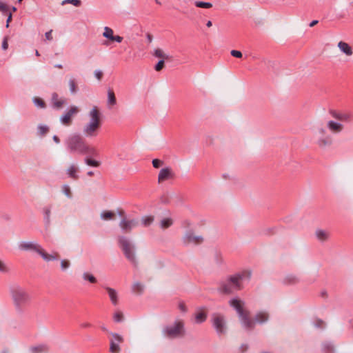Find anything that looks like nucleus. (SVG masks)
<instances>
[{"instance_id":"f257e3e1","label":"nucleus","mask_w":353,"mask_h":353,"mask_svg":"<svg viewBox=\"0 0 353 353\" xmlns=\"http://www.w3.org/2000/svg\"><path fill=\"white\" fill-rule=\"evenodd\" d=\"M88 119L84 123L82 133L85 138L93 139L97 137L102 126V114L99 108L94 105L88 114Z\"/></svg>"},{"instance_id":"f03ea898","label":"nucleus","mask_w":353,"mask_h":353,"mask_svg":"<svg viewBox=\"0 0 353 353\" xmlns=\"http://www.w3.org/2000/svg\"><path fill=\"white\" fill-rule=\"evenodd\" d=\"M330 114L336 121H328L326 126L333 134L341 133L344 130V125L342 123H350L353 119L352 113L347 111L332 110L330 111Z\"/></svg>"},{"instance_id":"7ed1b4c3","label":"nucleus","mask_w":353,"mask_h":353,"mask_svg":"<svg viewBox=\"0 0 353 353\" xmlns=\"http://www.w3.org/2000/svg\"><path fill=\"white\" fill-rule=\"evenodd\" d=\"M68 150L71 153L81 154H94L95 148L90 146L79 134L70 136L66 141Z\"/></svg>"},{"instance_id":"20e7f679","label":"nucleus","mask_w":353,"mask_h":353,"mask_svg":"<svg viewBox=\"0 0 353 353\" xmlns=\"http://www.w3.org/2000/svg\"><path fill=\"white\" fill-rule=\"evenodd\" d=\"M230 305L237 312L243 326L248 330L254 327L255 321L250 316V312L244 308V302L239 299H234L230 301Z\"/></svg>"},{"instance_id":"39448f33","label":"nucleus","mask_w":353,"mask_h":353,"mask_svg":"<svg viewBox=\"0 0 353 353\" xmlns=\"http://www.w3.org/2000/svg\"><path fill=\"white\" fill-rule=\"evenodd\" d=\"M19 248L22 250H31L38 253L46 261L58 260L60 257L59 253L57 252H54L50 254L47 253L39 244L35 242H21L19 244Z\"/></svg>"},{"instance_id":"423d86ee","label":"nucleus","mask_w":353,"mask_h":353,"mask_svg":"<svg viewBox=\"0 0 353 353\" xmlns=\"http://www.w3.org/2000/svg\"><path fill=\"white\" fill-rule=\"evenodd\" d=\"M244 276V274H238L229 277L227 280L221 282L219 291L229 294L235 290H241L243 288L241 281Z\"/></svg>"},{"instance_id":"0eeeda50","label":"nucleus","mask_w":353,"mask_h":353,"mask_svg":"<svg viewBox=\"0 0 353 353\" xmlns=\"http://www.w3.org/2000/svg\"><path fill=\"white\" fill-rule=\"evenodd\" d=\"M10 294L14 305L18 308L25 305L30 300L28 291L19 285H13L10 288Z\"/></svg>"},{"instance_id":"6e6552de","label":"nucleus","mask_w":353,"mask_h":353,"mask_svg":"<svg viewBox=\"0 0 353 353\" xmlns=\"http://www.w3.org/2000/svg\"><path fill=\"white\" fill-rule=\"evenodd\" d=\"M184 321L181 319H177L172 325L165 327L163 333L165 336L170 339L181 338L185 334Z\"/></svg>"},{"instance_id":"1a4fd4ad","label":"nucleus","mask_w":353,"mask_h":353,"mask_svg":"<svg viewBox=\"0 0 353 353\" xmlns=\"http://www.w3.org/2000/svg\"><path fill=\"white\" fill-rule=\"evenodd\" d=\"M118 241L125 258L134 266H137L138 261L136 258L134 245L128 238L123 236L119 237Z\"/></svg>"},{"instance_id":"9d476101","label":"nucleus","mask_w":353,"mask_h":353,"mask_svg":"<svg viewBox=\"0 0 353 353\" xmlns=\"http://www.w3.org/2000/svg\"><path fill=\"white\" fill-rule=\"evenodd\" d=\"M212 326L217 334H225L228 331V324L225 317L220 313H214L212 315Z\"/></svg>"},{"instance_id":"9b49d317","label":"nucleus","mask_w":353,"mask_h":353,"mask_svg":"<svg viewBox=\"0 0 353 353\" xmlns=\"http://www.w3.org/2000/svg\"><path fill=\"white\" fill-rule=\"evenodd\" d=\"M316 144L321 148H325L332 144V137L323 128H319L316 132Z\"/></svg>"},{"instance_id":"f8f14e48","label":"nucleus","mask_w":353,"mask_h":353,"mask_svg":"<svg viewBox=\"0 0 353 353\" xmlns=\"http://www.w3.org/2000/svg\"><path fill=\"white\" fill-rule=\"evenodd\" d=\"M80 112L79 107L76 105L70 106L67 111L61 117V123L65 126H69L72 123L73 118Z\"/></svg>"},{"instance_id":"ddd939ff","label":"nucleus","mask_w":353,"mask_h":353,"mask_svg":"<svg viewBox=\"0 0 353 353\" xmlns=\"http://www.w3.org/2000/svg\"><path fill=\"white\" fill-rule=\"evenodd\" d=\"M182 243L185 245H199L203 241L202 236L195 234L192 231L186 232L181 239Z\"/></svg>"},{"instance_id":"4468645a","label":"nucleus","mask_w":353,"mask_h":353,"mask_svg":"<svg viewBox=\"0 0 353 353\" xmlns=\"http://www.w3.org/2000/svg\"><path fill=\"white\" fill-rule=\"evenodd\" d=\"M139 224L137 219H129L123 217L119 223L120 228L126 233H130L132 229L137 228Z\"/></svg>"},{"instance_id":"2eb2a0df","label":"nucleus","mask_w":353,"mask_h":353,"mask_svg":"<svg viewBox=\"0 0 353 353\" xmlns=\"http://www.w3.org/2000/svg\"><path fill=\"white\" fill-rule=\"evenodd\" d=\"M111 336L110 351L112 353H119L120 347L119 344L123 341V337L115 333H111Z\"/></svg>"},{"instance_id":"dca6fc26","label":"nucleus","mask_w":353,"mask_h":353,"mask_svg":"<svg viewBox=\"0 0 353 353\" xmlns=\"http://www.w3.org/2000/svg\"><path fill=\"white\" fill-rule=\"evenodd\" d=\"M175 176L174 172L170 167L161 169L158 175V182L161 183L163 181L169 179H172Z\"/></svg>"},{"instance_id":"f3484780","label":"nucleus","mask_w":353,"mask_h":353,"mask_svg":"<svg viewBox=\"0 0 353 353\" xmlns=\"http://www.w3.org/2000/svg\"><path fill=\"white\" fill-rule=\"evenodd\" d=\"M51 102L53 108L57 110L61 109L67 104L66 99L64 98H59L58 94L56 92H54L52 94Z\"/></svg>"},{"instance_id":"a211bd4d","label":"nucleus","mask_w":353,"mask_h":353,"mask_svg":"<svg viewBox=\"0 0 353 353\" xmlns=\"http://www.w3.org/2000/svg\"><path fill=\"white\" fill-rule=\"evenodd\" d=\"M337 47L340 52L346 57H351L353 55L352 48L347 43L341 41L338 43Z\"/></svg>"},{"instance_id":"6ab92c4d","label":"nucleus","mask_w":353,"mask_h":353,"mask_svg":"<svg viewBox=\"0 0 353 353\" xmlns=\"http://www.w3.org/2000/svg\"><path fill=\"white\" fill-rule=\"evenodd\" d=\"M207 319V311L205 308H199L195 312V321L197 323L204 322Z\"/></svg>"},{"instance_id":"aec40b11","label":"nucleus","mask_w":353,"mask_h":353,"mask_svg":"<svg viewBox=\"0 0 353 353\" xmlns=\"http://www.w3.org/2000/svg\"><path fill=\"white\" fill-rule=\"evenodd\" d=\"M315 235L319 241L325 242L328 240L330 234L328 231L319 229L316 230Z\"/></svg>"},{"instance_id":"412c9836","label":"nucleus","mask_w":353,"mask_h":353,"mask_svg":"<svg viewBox=\"0 0 353 353\" xmlns=\"http://www.w3.org/2000/svg\"><path fill=\"white\" fill-rule=\"evenodd\" d=\"M107 292L109 295L112 303L114 305L118 304V295L116 290L113 288L107 287L105 288Z\"/></svg>"},{"instance_id":"4be33fe9","label":"nucleus","mask_w":353,"mask_h":353,"mask_svg":"<svg viewBox=\"0 0 353 353\" xmlns=\"http://www.w3.org/2000/svg\"><path fill=\"white\" fill-rule=\"evenodd\" d=\"M268 319H269L268 313L267 312L262 311V312H258L256 314L254 320H255V321H256L259 323H263L266 322L268 320Z\"/></svg>"},{"instance_id":"5701e85b","label":"nucleus","mask_w":353,"mask_h":353,"mask_svg":"<svg viewBox=\"0 0 353 353\" xmlns=\"http://www.w3.org/2000/svg\"><path fill=\"white\" fill-rule=\"evenodd\" d=\"M173 219L170 217H165L159 221V226L162 230H165L171 227L173 224Z\"/></svg>"},{"instance_id":"b1692460","label":"nucleus","mask_w":353,"mask_h":353,"mask_svg":"<svg viewBox=\"0 0 353 353\" xmlns=\"http://www.w3.org/2000/svg\"><path fill=\"white\" fill-rule=\"evenodd\" d=\"M154 221V216L152 215L144 216L141 219V223L144 227L150 226Z\"/></svg>"},{"instance_id":"393cba45","label":"nucleus","mask_w":353,"mask_h":353,"mask_svg":"<svg viewBox=\"0 0 353 353\" xmlns=\"http://www.w3.org/2000/svg\"><path fill=\"white\" fill-rule=\"evenodd\" d=\"M30 350L31 353H46L48 351V348L46 345H39L32 347Z\"/></svg>"},{"instance_id":"a878e982","label":"nucleus","mask_w":353,"mask_h":353,"mask_svg":"<svg viewBox=\"0 0 353 353\" xmlns=\"http://www.w3.org/2000/svg\"><path fill=\"white\" fill-rule=\"evenodd\" d=\"M77 172L78 168L74 165H70L67 170V173L69 176L74 179H78Z\"/></svg>"},{"instance_id":"bb28decb","label":"nucleus","mask_w":353,"mask_h":353,"mask_svg":"<svg viewBox=\"0 0 353 353\" xmlns=\"http://www.w3.org/2000/svg\"><path fill=\"white\" fill-rule=\"evenodd\" d=\"M100 216L105 221L112 220L115 218V213L112 211H103L101 213Z\"/></svg>"},{"instance_id":"cd10ccee","label":"nucleus","mask_w":353,"mask_h":353,"mask_svg":"<svg viewBox=\"0 0 353 353\" xmlns=\"http://www.w3.org/2000/svg\"><path fill=\"white\" fill-rule=\"evenodd\" d=\"M144 289V285L139 283V282H135L133 283L132 286V290L133 293L140 294L143 292Z\"/></svg>"},{"instance_id":"c85d7f7f","label":"nucleus","mask_w":353,"mask_h":353,"mask_svg":"<svg viewBox=\"0 0 353 353\" xmlns=\"http://www.w3.org/2000/svg\"><path fill=\"white\" fill-rule=\"evenodd\" d=\"M153 55L157 58L161 59V60L168 59L169 56L166 54L164 51L161 48H157L154 50L153 52Z\"/></svg>"},{"instance_id":"c756f323","label":"nucleus","mask_w":353,"mask_h":353,"mask_svg":"<svg viewBox=\"0 0 353 353\" xmlns=\"http://www.w3.org/2000/svg\"><path fill=\"white\" fill-rule=\"evenodd\" d=\"M117 103L116 97L114 92L112 90L109 89L108 91V105L112 106L114 105Z\"/></svg>"},{"instance_id":"7c9ffc66","label":"nucleus","mask_w":353,"mask_h":353,"mask_svg":"<svg viewBox=\"0 0 353 353\" xmlns=\"http://www.w3.org/2000/svg\"><path fill=\"white\" fill-rule=\"evenodd\" d=\"M82 278L84 281H88L91 283H96L97 281V279L93 274L87 272L83 273Z\"/></svg>"},{"instance_id":"2f4dec72","label":"nucleus","mask_w":353,"mask_h":353,"mask_svg":"<svg viewBox=\"0 0 353 353\" xmlns=\"http://www.w3.org/2000/svg\"><path fill=\"white\" fill-rule=\"evenodd\" d=\"M43 211L46 223L49 225L51 222V209L50 207H46L43 208Z\"/></svg>"},{"instance_id":"473e14b6","label":"nucleus","mask_w":353,"mask_h":353,"mask_svg":"<svg viewBox=\"0 0 353 353\" xmlns=\"http://www.w3.org/2000/svg\"><path fill=\"white\" fill-rule=\"evenodd\" d=\"M113 30L109 27H105L104 28V32H103V36L110 41L112 39L114 34H113Z\"/></svg>"},{"instance_id":"72a5a7b5","label":"nucleus","mask_w":353,"mask_h":353,"mask_svg":"<svg viewBox=\"0 0 353 353\" xmlns=\"http://www.w3.org/2000/svg\"><path fill=\"white\" fill-rule=\"evenodd\" d=\"M194 5L198 8L209 9L212 7V4L210 2H203L196 1L194 2Z\"/></svg>"},{"instance_id":"f704fd0d","label":"nucleus","mask_w":353,"mask_h":353,"mask_svg":"<svg viewBox=\"0 0 353 353\" xmlns=\"http://www.w3.org/2000/svg\"><path fill=\"white\" fill-rule=\"evenodd\" d=\"M37 130L38 134L41 136H44L49 132V128L45 125H39Z\"/></svg>"},{"instance_id":"c9c22d12","label":"nucleus","mask_w":353,"mask_h":353,"mask_svg":"<svg viewBox=\"0 0 353 353\" xmlns=\"http://www.w3.org/2000/svg\"><path fill=\"white\" fill-rule=\"evenodd\" d=\"M33 102L39 108H46V103L41 98L37 97H34Z\"/></svg>"},{"instance_id":"e433bc0d","label":"nucleus","mask_w":353,"mask_h":353,"mask_svg":"<svg viewBox=\"0 0 353 353\" xmlns=\"http://www.w3.org/2000/svg\"><path fill=\"white\" fill-rule=\"evenodd\" d=\"M62 192L68 198H69V199L72 198V191H71L69 185H63Z\"/></svg>"},{"instance_id":"4c0bfd02","label":"nucleus","mask_w":353,"mask_h":353,"mask_svg":"<svg viewBox=\"0 0 353 353\" xmlns=\"http://www.w3.org/2000/svg\"><path fill=\"white\" fill-rule=\"evenodd\" d=\"M87 165L92 167H99L100 165V163L97 161L91 159L90 158H87L85 160Z\"/></svg>"},{"instance_id":"58836bf2","label":"nucleus","mask_w":353,"mask_h":353,"mask_svg":"<svg viewBox=\"0 0 353 353\" xmlns=\"http://www.w3.org/2000/svg\"><path fill=\"white\" fill-rule=\"evenodd\" d=\"M70 90L72 93H75L77 90V86L74 79H70L69 82Z\"/></svg>"},{"instance_id":"ea45409f","label":"nucleus","mask_w":353,"mask_h":353,"mask_svg":"<svg viewBox=\"0 0 353 353\" xmlns=\"http://www.w3.org/2000/svg\"><path fill=\"white\" fill-rule=\"evenodd\" d=\"M10 269L8 266L4 263L3 261L0 260V272L1 273H8L9 272Z\"/></svg>"},{"instance_id":"a19ab883","label":"nucleus","mask_w":353,"mask_h":353,"mask_svg":"<svg viewBox=\"0 0 353 353\" xmlns=\"http://www.w3.org/2000/svg\"><path fill=\"white\" fill-rule=\"evenodd\" d=\"M70 266V262L68 259H63L61 261V268L62 270L65 271Z\"/></svg>"},{"instance_id":"79ce46f5","label":"nucleus","mask_w":353,"mask_h":353,"mask_svg":"<svg viewBox=\"0 0 353 353\" xmlns=\"http://www.w3.org/2000/svg\"><path fill=\"white\" fill-rule=\"evenodd\" d=\"M114 320L117 322H120L123 319V314L121 311H117L114 314Z\"/></svg>"},{"instance_id":"37998d69","label":"nucleus","mask_w":353,"mask_h":353,"mask_svg":"<svg viewBox=\"0 0 353 353\" xmlns=\"http://www.w3.org/2000/svg\"><path fill=\"white\" fill-rule=\"evenodd\" d=\"M163 161L160 159H154L152 160V165L155 168H160L161 165H163Z\"/></svg>"},{"instance_id":"c03bdc74","label":"nucleus","mask_w":353,"mask_h":353,"mask_svg":"<svg viewBox=\"0 0 353 353\" xmlns=\"http://www.w3.org/2000/svg\"><path fill=\"white\" fill-rule=\"evenodd\" d=\"M165 66V62L164 60H160L157 64L155 65L154 69L156 71L159 72L161 71Z\"/></svg>"},{"instance_id":"a18cd8bd","label":"nucleus","mask_w":353,"mask_h":353,"mask_svg":"<svg viewBox=\"0 0 353 353\" xmlns=\"http://www.w3.org/2000/svg\"><path fill=\"white\" fill-rule=\"evenodd\" d=\"M71 3L75 6H79L81 5V1L80 0H64L63 2H62V4H65V3Z\"/></svg>"},{"instance_id":"49530a36","label":"nucleus","mask_w":353,"mask_h":353,"mask_svg":"<svg viewBox=\"0 0 353 353\" xmlns=\"http://www.w3.org/2000/svg\"><path fill=\"white\" fill-rule=\"evenodd\" d=\"M8 11V6L6 3L0 1V12L6 13Z\"/></svg>"},{"instance_id":"de8ad7c7","label":"nucleus","mask_w":353,"mask_h":353,"mask_svg":"<svg viewBox=\"0 0 353 353\" xmlns=\"http://www.w3.org/2000/svg\"><path fill=\"white\" fill-rule=\"evenodd\" d=\"M94 74L99 81H101L103 76V72L99 70H94Z\"/></svg>"},{"instance_id":"09e8293b","label":"nucleus","mask_w":353,"mask_h":353,"mask_svg":"<svg viewBox=\"0 0 353 353\" xmlns=\"http://www.w3.org/2000/svg\"><path fill=\"white\" fill-rule=\"evenodd\" d=\"M230 54L232 56L236 57V58H241L243 56L241 52H240L239 50H232L230 52Z\"/></svg>"},{"instance_id":"8fccbe9b","label":"nucleus","mask_w":353,"mask_h":353,"mask_svg":"<svg viewBox=\"0 0 353 353\" xmlns=\"http://www.w3.org/2000/svg\"><path fill=\"white\" fill-rule=\"evenodd\" d=\"M8 37H5L3 40V42H2V48L4 50H6L8 48Z\"/></svg>"},{"instance_id":"3c124183","label":"nucleus","mask_w":353,"mask_h":353,"mask_svg":"<svg viewBox=\"0 0 353 353\" xmlns=\"http://www.w3.org/2000/svg\"><path fill=\"white\" fill-rule=\"evenodd\" d=\"M179 308L182 312H185L187 311V307L184 303H180L179 304Z\"/></svg>"},{"instance_id":"603ef678","label":"nucleus","mask_w":353,"mask_h":353,"mask_svg":"<svg viewBox=\"0 0 353 353\" xmlns=\"http://www.w3.org/2000/svg\"><path fill=\"white\" fill-rule=\"evenodd\" d=\"M111 41H117L118 43H121L123 41V37H121V36H119V35L114 36Z\"/></svg>"},{"instance_id":"864d4df0","label":"nucleus","mask_w":353,"mask_h":353,"mask_svg":"<svg viewBox=\"0 0 353 353\" xmlns=\"http://www.w3.org/2000/svg\"><path fill=\"white\" fill-rule=\"evenodd\" d=\"M52 30H50V31L46 32V34H45L46 39L48 41L52 40Z\"/></svg>"},{"instance_id":"5fc2aeb1","label":"nucleus","mask_w":353,"mask_h":353,"mask_svg":"<svg viewBox=\"0 0 353 353\" xmlns=\"http://www.w3.org/2000/svg\"><path fill=\"white\" fill-rule=\"evenodd\" d=\"M11 21H12V13H9V14L8 16L7 21H6V27L7 28L9 27V23H10Z\"/></svg>"},{"instance_id":"6e6d98bb","label":"nucleus","mask_w":353,"mask_h":353,"mask_svg":"<svg viewBox=\"0 0 353 353\" xmlns=\"http://www.w3.org/2000/svg\"><path fill=\"white\" fill-rule=\"evenodd\" d=\"M323 325H324V322L323 321H321V320H317L316 321V325L317 327H323Z\"/></svg>"},{"instance_id":"4d7b16f0","label":"nucleus","mask_w":353,"mask_h":353,"mask_svg":"<svg viewBox=\"0 0 353 353\" xmlns=\"http://www.w3.org/2000/svg\"><path fill=\"white\" fill-rule=\"evenodd\" d=\"M240 350L241 352H245L248 350V345H242L240 347Z\"/></svg>"},{"instance_id":"13d9d810","label":"nucleus","mask_w":353,"mask_h":353,"mask_svg":"<svg viewBox=\"0 0 353 353\" xmlns=\"http://www.w3.org/2000/svg\"><path fill=\"white\" fill-rule=\"evenodd\" d=\"M297 281H298V279H297V278H296V277H295V276H292V277L290 278V283H296V282H297Z\"/></svg>"},{"instance_id":"bf43d9fd","label":"nucleus","mask_w":353,"mask_h":353,"mask_svg":"<svg viewBox=\"0 0 353 353\" xmlns=\"http://www.w3.org/2000/svg\"><path fill=\"white\" fill-rule=\"evenodd\" d=\"M53 140L54 141V142H55L56 143H60V139H59V138L57 136H56V135H54V136L53 137Z\"/></svg>"},{"instance_id":"052dcab7","label":"nucleus","mask_w":353,"mask_h":353,"mask_svg":"<svg viewBox=\"0 0 353 353\" xmlns=\"http://www.w3.org/2000/svg\"><path fill=\"white\" fill-rule=\"evenodd\" d=\"M318 23L317 20H314L310 23V27H314L315 25Z\"/></svg>"},{"instance_id":"680f3d73","label":"nucleus","mask_w":353,"mask_h":353,"mask_svg":"<svg viewBox=\"0 0 353 353\" xmlns=\"http://www.w3.org/2000/svg\"><path fill=\"white\" fill-rule=\"evenodd\" d=\"M147 38L149 42H152L153 38L150 34H147Z\"/></svg>"},{"instance_id":"e2e57ef3","label":"nucleus","mask_w":353,"mask_h":353,"mask_svg":"<svg viewBox=\"0 0 353 353\" xmlns=\"http://www.w3.org/2000/svg\"><path fill=\"white\" fill-rule=\"evenodd\" d=\"M207 27L210 28L212 26V21H208L206 23Z\"/></svg>"},{"instance_id":"0e129e2a","label":"nucleus","mask_w":353,"mask_h":353,"mask_svg":"<svg viewBox=\"0 0 353 353\" xmlns=\"http://www.w3.org/2000/svg\"><path fill=\"white\" fill-rule=\"evenodd\" d=\"M119 214H120V216H124V215H125V212H124V211H123V210H121L119 211Z\"/></svg>"},{"instance_id":"69168bd1","label":"nucleus","mask_w":353,"mask_h":353,"mask_svg":"<svg viewBox=\"0 0 353 353\" xmlns=\"http://www.w3.org/2000/svg\"><path fill=\"white\" fill-rule=\"evenodd\" d=\"M82 326H83V327H90V324H89V323H85V324H83Z\"/></svg>"},{"instance_id":"338daca9","label":"nucleus","mask_w":353,"mask_h":353,"mask_svg":"<svg viewBox=\"0 0 353 353\" xmlns=\"http://www.w3.org/2000/svg\"><path fill=\"white\" fill-rule=\"evenodd\" d=\"M93 174H94V173L92 171H90V172H88V175H89L90 176H92Z\"/></svg>"},{"instance_id":"774afa93","label":"nucleus","mask_w":353,"mask_h":353,"mask_svg":"<svg viewBox=\"0 0 353 353\" xmlns=\"http://www.w3.org/2000/svg\"><path fill=\"white\" fill-rule=\"evenodd\" d=\"M55 66L58 68H62V65L61 64L56 65Z\"/></svg>"}]
</instances>
